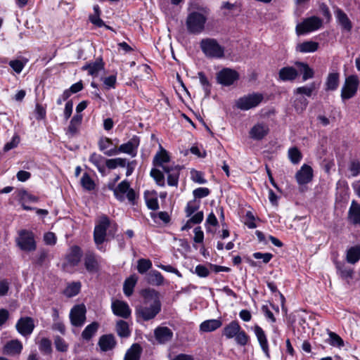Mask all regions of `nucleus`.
<instances>
[{"label": "nucleus", "mask_w": 360, "mask_h": 360, "mask_svg": "<svg viewBox=\"0 0 360 360\" xmlns=\"http://www.w3.org/2000/svg\"><path fill=\"white\" fill-rule=\"evenodd\" d=\"M161 302L158 292L155 290L146 291L145 302L136 309L138 319L144 321L153 319L161 311Z\"/></svg>", "instance_id": "nucleus-1"}, {"label": "nucleus", "mask_w": 360, "mask_h": 360, "mask_svg": "<svg viewBox=\"0 0 360 360\" xmlns=\"http://www.w3.org/2000/svg\"><path fill=\"white\" fill-rule=\"evenodd\" d=\"M170 158L167 150L162 149L157 153L153 158V165L161 167L167 174V184L170 186L177 187L181 167L174 164H170Z\"/></svg>", "instance_id": "nucleus-2"}, {"label": "nucleus", "mask_w": 360, "mask_h": 360, "mask_svg": "<svg viewBox=\"0 0 360 360\" xmlns=\"http://www.w3.org/2000/svg\"><path fill=\"white\" fill-rule=\"evenodd\" d=\"M209 13V9L205 7H202L198 11L189 13L186 20V26L188 33L193 34L202 33L205 30Z\"/></svg>", "instance_id": "nucleus-3"}, {"label": "nucleus", "mask_w": 360, "mask_h": 360, "mask_svg": "<svg viewBox=\"0 0 360 360\" xmlns=\"http://www.w3.org/2000/svg\"><path fill=\"white\" fill-rule=\"evenodd\" d=\"M200 49L206 57L210 58H222L224 56V48L217 39L206 38L200 41Z\"/></svg>", "instance_id": "nucleus-4"}, {"label": "nucleus", "mask_w": 360, "mask_h": 360, "mask_svg": "<svg viewBox=\"0 0 360 360\" xmlns=\"http://www.w3.org/2000/svg\"><path fill=\"white\" fill-rule=\"evenodd\" d=\"M109 188L113 191L115 197L119 201L123 202L127 198L131 205L135 204L136 194L134 190L130 188L128 181H121L115 188L110 185Z\"/></svg>", "instance_id": "nucleus-5"}, {"label": "nucleus", "mask_w": 360, "mask_h": 360, "mask_svg": "<svg viewBox=\"0 0 360 360\" xmlns=\"http://www.w3.org/2000/svg\"><path fill=\"white\" fill-rule=\"evenodd\" d=\"M17 246L22 251L30 252L37 249V243L33 232L22 229L18 231V236L15 238Z\"/></svg>", "instance_id": "nucleus-6"}, {"label": "nucleus", "mask_w": 360, "mask_h": 360, "mask_svg": "<svg viewBox=\"0 0 360 360\" xmlns=\"http://www.w3.org/2000/svg\"><path fill=\"white\" fill-rule=\"evenodd\" d=\"M110 221L108 217L106 216H102L99 219L98 224L96 225L94 229V239L97 248L102 252L105 251V248L103 243L105 240L106 231L110 227Z\"/></svg>", "instance_id": "nucleus-7"}, {"label": "nucleus", "mask_w": 360, "mask_h": 360, "mask_svg": "<svg viewBox=\"0 0 360 360\" xmlns=\"http://www.w3.org/2000/svg\"><path fill=\"white\" fill-rule=\"evenodd\" d=\"M264 96L259 93H252L240 97L236 101V106L241 110H248L257 107L263 101Z\"/></svg>", "instance_id": "nucleus-8"}, {"label": "nucleus", "mask_w": 360, "mask_h": 360, "mask_svg": "<svg viewBox=\"0 0 360 360\" xmlns=\"http://www.w3.org/2000/svg\"><path fill=\"white\" fill-rule=\"evenodd\" d=\"M359 85V79L356 75H352L347 77L341 89L342 100L345 101L354 97L357 93Z\"/></svg>", "instance_id": "nucleus-9"}, {"label": "nucleus", "mask_w": 360, "mask_h": 360, "mask_svg": "<svg viewBox=\"0 0 360 360\" xmlns=\"http://www.w3.org/2000/svg\"><path fill=\"white\" fill-rule=\"evenodd\" d=\"M322 25V20L316 16L306 18L302 22L296 26L298 34H304L319 30Z\"/></svg>", "instance_id": "nucleus-10"}, {"label": "nucleus", "mask_w": 360, "mask_h": 360, "mask_svg": "<svg viewBox=\"0 0 360 360\" xmlns=\"http://www.w3.org/2000/svg\"><path fill=\"white\" fill-rule=\"evenodd\" d=\"M139 144L140 138L137 136H133L127 143H122L117 148V155L126 153L131 158H134L137 155Z\"/></svg>", "instance_id": "nucleus-11"}, {"label": "nucleus", "mask_w": 360, "mask_h": 360, "mask_svg": "<svg viewBox=\"0 0 360 360\" xmlns=\"http://www.w3.org/2000/svg\"><path fill=\"white\" fill-rule=\"evenodd\" d=\"M239 78L238 73L231 68H225L219 71L217 75L218 83L223 86H231Z\"/></svg>", "instance_id": "nucleus-12"}, {"label": "nucleus", "mask_w": 360, "mask_h": 360, "mask_svg": "<svg viewBox=\"0 0 360 360\" xmlns=\"http://www.w3.org/2000/svg\"><path fill=\"white\" fill-rule=\"evenodd\" d=\"M70 319L72 326L81 327L86 320V307L84 304L74 306L70 313Z\"/></svg>", "instance_id": "nucleus-13"}, {"label": "nucleus", "mask_w": 360, "mask_h": 360, "mask_svg": "<svg viewBox=\"0 0 360 360\" xmlns=\"http://www.w3.org/2000/svg\"><path fill=\"white\" fill-rule=\"evenodd\" d=\"M16 330L22 336L27 337L30 335L34 328V320L31 317L20 318L15 325Z\"/></svg>", "instance_id": "nucleus-14"}, {"label": "nucleus", "mask_w": 360, "mask_h": 360, "mask_svg": "<svg viewBox=\"0 0 360 360\" xmlns=\"http://www.w3.org/2000/svg\"><path fill=\"white\" fill-rule=\"evenodd\" d=\"M101 259L93 252L89 251L84 256V266L89 273H96L100 269Z\"/></svg>", "instance_id": "nucleus-15"}, {"label": "nucleus", "mask_w": 360, "mask_h": 360, "mask_svg": "<svg viewBox=\"0 0 360 360\" xmlns=\"http://www.w3.org/2000/svg\"><path fill=\"white\" fill-rule=\"evenodd\" d=\"M313 176L311 167L304 164L295 174V179L299 185H304L312 180Z\"/></svg>", "instance_id": "nucleus-16"}, {"label": "nucleus", "mask_w": 360, "mask_h": 360, "mask_svg": "<svg viewBox=\"0 0 360 360\" xmlns=\"http://www.w3.org/2000/svg\"><path fill=\"white\" fill-rule=\"evenodd\" d=\"M112 310L115 315L122 317L123 319H127L130 316L131 311L129 308V304L121 300H115L112 302Z\"/></svg>", "instance_id": "nucleus-17"}, {"label": "nucleus", "mask_w": 360, "mask_h": 360, "mask_svg": "<svg viewBox=\"0 0 360 360\" xmlns=\"http://www.w3.org/2000/svg\"><path fill=\"white\" fill-rule=\"evenodd\" d=\"M269 129L265 123H257L250 130V137L253 140L259 141L263 139L269 133Z\"/></svg>", "instance_id": "nucleus-18"}, {"label": "nucleus", "mask_w": 360, "mask_h": 360, "mask_svg": "<svg viewBox=\"0 0 360 360\" xmlns=\"http://www.w3.org/2000/svg\"><path fill=\"white\" fill-rule=\"evenodd\" d=\"M154 335L160 344H165L172 340L173 332L168 327L158 326L154 330Z\"/></svg>", "instance_id": "nucleus-19"}, {"label": "nucleus", "mask_w": 360, "mask_h": 360, "mask_svg": "<svg viewBox=\"0 0 360 360\" xmlns=\"http://www.w3.org/2000/svg\"><path fill=\"white\" fill-rule=\"evenodd\" d=\"M99 150L107 156H113L117 155V147L113 146L112 141L108 137H101L98 141Z\"/></svg>", "instance_id": "nucleus-20"}, {"label": "nucleus", "mask_w": 360, "mask_h": 360, "mask_svg": "<svg viewBox=\"0 0 360 360\" xmlns=\"http://www.w3.org/2000/svg\"><path fill=\"white\" fill-rule=\"evenodd\" d=\"M334 15L337 22L341 26L342 29L347 32H350L352 30V22L342 9L336 8L334 11Z\"/></svg>", "instance_id": "nucleus-21"}, {"label": "nucleus", "mask_w": 360, "mask_h": 360, "mask_svg": "<svg viewBox=\"0 0 360 360\" xmlns=\"http://www.w3.org/2000/svg\"><path fill=\"white\" fill-rule=\"evenodd\" d=\"M254 332H255V334L257 338V340L259 343V345H260L262 351L264 352L266 356L268 358H269L270 355H269V344H268L267 338H266L264 331L260 326H255L254 328Z\"/></svg>", "instance_id": "nucleus-22"}, {"label": "nucleus", "mask_w": 360, "mask_h": 360, "mask_svg": "<svg viewBox=\"0 0 360 360\" xmlns=\"http://www.w3.org/2000/svg\"><path fill=\"white\" fill-rule=\"evenodd\" d=\"M22 350V344L18 340L8 341L3 348L4 354L9 356L19 354Z\"/></svg>", "instance_id": "nucleus-23"}, {"label": "nucleus", "mask_w": 360, "mask_h": 360, "mask_svg": "<svg viewBox=\"0 0 360 360\" xmlns=\"http://www.w3.org/2000/svg\"><path fill=\"white\" fill-rule=\"evenodd\" d=\"M348 220L354 225L360 224V204L352 200L348 210Z\"/></svg>", "instance_id": "nucleus-24"}, {"label": "nucleus", "mask_w": 360, "mask_h": 360, "mask_svg": "<svg viewBox=\"0 0 360 360\" xmlns=\"http://www.w3.org/2000/svg\"><path fill=\"white\" fill-rule=\"evenodd\" d=\"M82 69L87 70L89 75L96 77L99 72L104 69V63L102 58H98L94 62L86 64Z\"/></svg>", "instance_id": "nucleus-25"}, {"label": "nucleus", "mask_w": 360, "mask_h": 360, "mask_svg": "<svg viewBox=\"0 0 360 360\" xmlns=\"http://www.w3.org/2000/svg\"><path fill=\"white\" fill-rule=\"evenodd\" d=\"M82 252L79 247L75 245L70 248V251L66 257L67 262L72 266H75L81 261Z\"/></svg>", "instance_id": "nucleus-26"}, {"label": "nucleus", "mask_w": 360, "mask_h": 360, "mask_svg": "<svg viewBox=\"0 0 360 360\" xmlns=\"http://www.w3.org/2000/svg\"><path fill=\"white\" fill-rule=\"evenodd\" d=\"M340 73L337 71L330 72L326 79L325 86L326 91H335L340 84Z\"/></svg>", "instance_id": "nucleus-27"}, {"label": "nucleus", "mask_w": 360, "mask_h": 360, "mask_svg": "<svg viewBox=\"0 0 360 360\" xmlns=\"http://www.w3.org/2000/svg\"><path fill=\"white\" fill-rule=\"evenodd\" d=\"M336 269L338 275L342 280L346 281V282L349 284V280L353 278V269L351 267L346 266L344 263L341 262L336 263Z\"/></svg>", "instance_id": "nucleus-28"}, {"label": "nucleus", "mask_w": 360, "mask_h": 360, "mask_svg": "<svg viewBox=\"0 0 360 360\" xmlns=\"http://www.w3.org/2000/svg\"><path fill=\"white\" fill-rule=\"evenodd\" d=\"M82 115L81 114H75L70 122V124L67 129L66 134L69 137H72L75 136L79 129V127L82 124Z\"/></svg>", "instance_id": "nucleus-29"}, {"label": "nucleus", "mask_w": 360, "mask_h": 360, "mask_svg": "<svg viewBox=\"0 0 360 360\" xmlns=\"http://www.w3.org/2000/svg\"><path fill=\"white\" fill-rule=\"evenodd\" d=\"M98 345L103 352L112 349L116 345L114 335L112 334L102 335L99 339Z\"/></svg>", "instance_id": "nucleus-30"}, {"label": "nucleus", "mask_w": 360, "mask_h": 360, "mask_svg": "<svg viewBox=\"0 0 360 360\" xmlns=\"http://www.w3.org/2000/svg\"><path fill=\"white\" fill-rule=\"evenodd\" d=\"M346 260L352 264L360 260V245L352 246L347 250Z\"/></svg>", "instance_id": "nucleus-31"}, {"label": "nucleus", "mask_w": 360, "mask_h": 360, "mask_svg": "<svg viewBox=\"0 0 360 360\" xmlns=\"http://www.w3.org/2000/svg\"><path fill=\"white\" fill-rule=\"evenodd\" d=\"M222 322L219 319H209L200 324V329L202 332H212L220 328Z\"/></svg>", "instance_id": "nucleus-32"}, {"label": "nucleus", "mask_w": 360, "mask_h": 360, "mask_svg": "<svg viewBox=\"0 0 360 360\" xmlns=\"http://www.w3.org/2000/svg\"><path fill=\"white\" fill-rule=\"evenodd\" d=\"M89 161L98 169L99 172L104 174L105 172V159L101 155L96 153H92L89 157Z\"/></svg>", "instance_id": "nucleus-33"}, {"label": "nucleus", "mask_w": 360, "mask_h": 360, "mask_svg": "<svg viewBox=\"0 0 360 360\" xmlns=\"http://www.w3.org/2000/svg\"><path fill=\"white\" fill-rule=\"evenodd\" d=\"M297 76V71L292 67H285L279 71V77L283 81L293 80Z\"/></svg>", "instance_id": "nucleus-34"}, {"label": "nucleus", "mask_w": 360, "mask_h": 360, "mask_svg": "<svg viewBox=\"0 0 360 360\" xmlns=\"http://www.w3.org/2000/svg\"><path fill=\"white\" fill-rule=\"evenodd\" d=\"M240 330V326L239 323L236 321H233L224 328L223 334L230 339L236 337Z\"/></svg>", "instance_id": "nucleus-35"}, {"label": "nucleus", "mask_w": 360, "mask_h": 360, "mask_svg": "<svg viewBox=\"0 0 360 360\" xmlns=\"http://www.w3.org/2000/svg\"><path fill=\"white\" fill-rule=\"evenodd\" d=\"M327 333L328 335V338L326 340V342L328 344L338 348L344 347V341L339 335L329 330H327Z\"/></svg>", "instance_id": "nucleus-36"}, {"label": "nucleus", "mask_w": 360, "mask_h": 360, "mask_svg": "<svg viewBox=\"0 0 360 360\" xmlns=\"http://www.w3.org/2000/svg\"><path fill=\"white\" fill-rule=\"evenodd\" d=\"M319 48V44L312 41H304L297 46V50L301 53H313Z\"/></svg>", "instance_id": "nucleus-37"}, {"label": "nucleus", "mask_w": 360, "mask_h": 360, "mask_svg": "<svg viewBox=\"0 0 360 360\" xmlns=\"http://www.w3.org/2000/svg\"><path fill=\"white\" fill-rule=\"evenodd\" d=\"M137 280L138 278L136 275H132L125 280L123 290L126 296L129 297L132 295Z\"/></svg>", "instance_id": "nucleus-38"}, {"label": "nucleus", "mask_w": 360, "mask_h": 360, "mask_svg": "<svg viewBox=\"0 0 360 360\" xmlns=\"http://www.w3.org/2000/svg\"><path fill=\"white\" fill-rule=\"evenodd\" d=\"M116 331L121 338H128L131 334L129 324L123 320H120L117 322Z\"/></svg>", "instance_id": "nucleus-39"}, {"label": "nucleus", "mask_w": 360, "mask_h": 360, "mask_svg": "<svg viewBox=\"0 0 360 360\" xmlns=\"http://www.w3.org/2000/svg\"><path fill=\"white\" fill-rule=\"evenodd\" d=\"M141 351V347L134 344L126 352L124 360H139Z\"/></svg>", "instance_id": "nucleus-40"}, {"label": "nucleus", "mask_w": 360, "mask_h": 360, "mask_svg": "<svg viewBox=\"0 0 360 360\" xmlns=\"http://www.w3.org/2000/svg\"><path fill=\"white\" fill-rule=\"evenodd\" d=\"M148 282L153 285H161L164 283V277L160 272L153 270L148 274Z\"/></svg>", "instance_id": "nucleus-41"}, {"label": "nucleus", "mask_w": 360, "mask_h": 360, "mask_svg": "<svg viewBox=\"0 0 360 360\" xmlns=\"http://www.w3.org/2000/svg\"><path fill=\"white\" fill-rule=\"evenodd\" d=\"M80 289V282H72L67 285L66 288L63 291V293L68 297H72L79 292Z\"/></svg>", "instance_id": "nucleus-42"}, {"label": "nucleus", "mask_w": 360, "mask_h": 360, "mask_svg": "<svg viewBox=\"0 0 360 360\" xmlns=\"http://www.w3.org/2000/svg\"><path fill=\"white\" fill-rule=\"evenodd\" d=\"M98 326L99 325L97 322H93L88 325L82 333V338L86 340H89L97 332Z\"/></svg>", "instance_id": "nucleus-43"}, {"label": "nucleus", "mask_w": 360, "mask_h": 360, "mask_svg": "<svg viewBox=\"0 0 360 360\" xmlns=\"http://www.w3.org/2000/svg\"><path fill=\"white\" fill-rule=\"evenodd\" d=\"M294 107L297 112H303L308 105V101L304 96L295 95Z\"/></svg>", "instance_id": "nucleus-44"}, {"label": "nucleus", "mask_w": 360, "mask_h": 360, "mask_svg": "<svg viewBox=\"0 0 360 360\" xmlns=\"http://www.w3.org/2000/svg\"><path fill=\"white\" fill-rule=\"evenodd\" d=\"M200 205V201L197 199H193L188 202L185 208L186 217H191L196 211L198 210Z\"/></svg>", "instance_id": "nucleus-45"}, {"label": "nucleus", "mask_w": 360, "mask_h": 360, "mask_svg": "<svg viewBox=\"0 0 360 360\" xmlns=\"http://www.w3.org/2000/svg\"><path fill=\"white\" fill-rule=\"evenodd\" d=\"M150 176L159 186L164 187L165 186V176L160 169L153 168L150 171Z\"/></svg>", "instance_id": "nucleus-46"}, {"label": "nucleus", "mask_w": 360, "mask_h": 360, "mask_svg": "<svg viewBox=\"0 0 360 360\" xmlns=\"http://www.w3.org/2000/svg\"><path fill=\"white\" fill-rule=\"evenodd\" d=\"M81 184L82 186L87 191H92L95 188L94 181L87 173H84L82 175L81 178Z\"/></svg>", "instance_id": "nucleus-47"}, {"label": "nucleus", "mask_w": 360, "mask_h": 360, "mask_svg": "<svg viewBox=\"0 0 360 360\" xmlns=\"http://www.w3.org/2000/svg\"><path fill=\"white\" fill-rule=\"evenodd\" d=\"M152 267V262L148 259L138 260L137 270L139 273L143 274Z\"/></svg>", "instance_id": "nucleus-48"}, {"label": "nucleus", "mask_w": 360, "mask_h": 360, "mask_svg": "<svg viewBox=\"0 0 360 360\" xmlns=\"http://www.w3.org/2000/svg\"><path fill=\"white\" fill-rule=\"evenodd\" d=\"M315 89L314 84H311L309 86H304L297 88L295 90V94L299 96L305 95L308 97L311 96L313 91Z\"/></svg>", "instance_id": "nucleus-49"}, {"label": "nucleus", "mask_w": 360, "mask_h": 360, "mask_svg": "<svg viewBox=\"0 0 360 360\" xmlns=\"http://www.w3.org/2000/svg\"><path fill=\"white\" fill-rule=\"evenodd\" d=\"M288 158L293 164H297L302 159V154L296 147L291 148L288 150Z\"/></svg>", "instance_id": "nucleus-50"}, {"label": "nucleus", "mask_w": 360, "mask_h": 360, "mask_svg": "<svg viewBox=\"0 0 360 360\" xmlns=\"http://www.w3.org/2000/svg\"><path fill=\"white\" fill-rule=\"evenodd\" d=\"M54 344L56 349L61 352H65L68 349V345L65 342L63 338L57 335L54 338Z\"/></svg>", "instance_id": "nucleus-51"}, {"label": "nucleus", "mask_w": 360, "mask_h": 360, "mask_svg": "<svg viewBox=\"0 0 360 360\" xmlns=\"http://www.w3.org/2000/svg\"><path fill=\"white\" fill-rule=\"evenodd\" d=\"M198 77L200 82L205 91L206 95H208L210 92V84L207 77L202 72H198Z\"/></svg>", "instance_id": "nucleus-52"}, {"label": "nucleus", "mask_w": 360, "mask_h": 360, "mask_svg": "<svg viewBox=\"0 0 360 360\" xmlns=\"http://www.w3.org/2000/svg\"><path fill=\"white\" fill-rule=\"evenodd\" d=\"M218 225V220L213 212H211L208 214L206 221V230L207 232H212V230L210 228V226H217Z\"/></svg>", "instance_id": "nucleus-53"}, {"label": "nucleus", "mask_w": 360, "mask_h": 360, "mask_svg": "<svg viewBox=\"0 0 360 360\" xmlns=\"http://www.w3.org/2000/svg\"><path fill=\"white\" fill-rule=\"evenodd\" d=\"M39 349L41 352L49 354L51 352V342L48 338H42Z\"/></svg>", "instance_id": "nucleus-54"}, {"label": "nucleus", "mask_w": 360, "mask_h": 360, "mask_svg": "<svg viewBox=\"0 0 360 360\" xmlns=\"http://www.w3.org/2000/svg\"><path fill=\"white\" fill-rule=\"evenodd\" d=\"M300 65L302 67V71L303 72L302 79L306 81L314 77V71L309 67L307 64L300 63Z\"/></svg>", "instance_id": "nucleus-55"}, {"label": "nucleus", "mask_w": 360, "mask_h": 360, "mask_svg": "<svg viewBox=\"0 0 360 360\" xmlns=\"http://www.w3.org/2000/svg\"><path fill=\"white\" fill-rule=\"evenodd\" d=\"M26 61L23 62L20 60H13L9 62V65L18 74L20 73L25 65Z\"/></svg>", "instance_id": "nucleus-56"}, {"label": "nucleus", "mask_w": 360, "mask_h": 360, "mask_svg": "<svg viewBox=\"0 0 360 360\" xmlns=\"http://www.w3.org/2000/svg\"><path fill=\"white\" fill-rule=\"evenodd\" d=\"M47 257L48 251L45 250H41L34 258L33 262L37 265L41 266L46 261Z\"/></svg>", "instance_id": "nucleus-57"}, {"label": "nucleus", "mask_w": 360, "mask_h": 360, "mask_svg": "<svg viewBox=\"0 0 360 360\" xmlns=\"http://www.w3.org/2000/svg\"><path fill=\"white\" fill-rule=\"evenodd\" d=\"M191 179L198 184H204L207 183L206 179H204L203 174L197 170H192L191 172Z\"/></svg>", "instance_id": "nucleus-58"}, {"label": "nucleus", "mask_w": 360, "mask_h": 360, "mask_svg": "<svg viewBox=\"0 0 360 360\" xmlns=\"http://www.w3.org/2000/svg\"><path fill=\"white\" fill-rule=\"evenodd\" d=\"M253 257L256 259H262V262L265 264L269 262V261L272 259L273 255L269 252L262 253L260 252H257L253 253Z\"/></svg>", "instance_id": "nucleus-59"}, {"label": "nucleus", "mask_w": 360, "mask_h": 360, "mask_svg": "<svg viewBox=\"0 0 360 360\" xmlns=\"http://www.w3.org/2000/svg\"><path fill=\"white\" fill-rule=\"evenodd\" d=\"M117 81V77L115 75H110L109 77H105L103 79V84L107 89H114L115 87V84Z\"/></svg>", "instance_id": "nucleus-60"}, {"label": "nucleus", "mask_w": 360, "mask_h": 360, "mask_svg": "<svg viewBox=\"0 0 360 360\" xmlns=\"http://www.w3.org/2000/svg\"><path fill=\"white\" fill-rule=\"evenodd\" d=\"M235 339L236 342L242 346L245 345L248 342V336L243 330H240L236 335Z\"/></svg>", "instance_id": "nucleus-61"}, {"label": "nucleus", "mask_w": 360, "mask_h": 360, "mask_svg": "<svg viewBox=\"0 0 360 360\" xmlns=\"http://www.w3.org/2000/svg\"><path fill=\"white\" fill-rule=\"evenodd\" d=\"M195 273L201 278L207 277L210 274L209 269L204 265L198 264L196 266Z\"/></svg>", "instance_id": "nucleus-62"}, {"label": "nucleus", "mask_w": 360, "mask_h": 360, "mask_svg": "<svg viewBox=\"0 0 360 360\" xmlns=\"http://www.w3.org/2000/svg\"><path fill=\"white\" fill-rule=\"evenodd\" d=\"M193 194L196 198H202L210 194V190L207 188H198L193 191Z\"/></svg>", "instance_id": "nucleus-63"}, {"label": "nucleus", "mask_w": 360, "mask_h": 360, "mask_svg": "<svg viewBox=\"0 0 360 360\" xmlns=\"http://www.w3.org/2000/svg\"><path fill=\"white\" fill-rule=\"evenodd\" d=\"M349 169L353 176H356L360 174V162L358 160L351 162Z\"/></svg>", "instance_id": "nucleus-64"}]
</instances>
